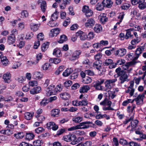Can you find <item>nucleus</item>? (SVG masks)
I'll return each instance as SVG.
<instances>
[{
    "mask_svg": "<svg viewBox=\"0 0 146 146\" xmlns=\"http://www.w3.org/2000/svg\"><path fill=\"white\" fill-rule=\"evenodd\" d=\"M115 72L118 76H120L119 79L121 84L125 82L129 81L127 78L128 76L125 71L121 70L120 67L117 68L115 70Z\"/></svg>",
    "mask_w": 146,
    "mask_h": 146,
    "instance_id": "f257e3e1",
    "label": "nucleus"
},
{
    "mask_svg": "<svg viewBox=\"0 0 146 146\" xmlns=\"http://www.w3.org/2000/svg\"><path fill=\"white\" fill-rule=\"evenodd\" d=\"M103 65L104 66H109L110 69L114 68L116 67V64L113 62V60L110 58H108L105 60L103 63Z\"/></svg>",
    "mask_w": 146,
    "mask_h": 146,
    "instance_id": "f03ea898",
    "label": "nucleus"
},
{
    "mask_svg": "<svg viewBox=\"0 0 146 146\" xmlns=\"http://www.w3.org/2000/svg\"><path fill=\"white\" fill-rule=\"evenodd\" d=\"M104 79L102 78L98 79L93 83V86L97 90H101L102 88L101 85L104 82Z\"/></svg>",
    "mask_w": 146,
    "mask_h": 146,
    "instance_id": "7ed1b4c3",
    "label": "nucleus"
},
{
    "mask_svg": "<svg viewBox=\"0 0 146 146\" xmlns=\"http://www.w3.org/2000/svg\"><path fill=\"white\" fill-rule=\"evenodd\" d=\"M82 51L80 50L75 51L70 57V59L72 60H74L78 59Z\"/></svg>",
    "mask_w": 146,
    "mask_h": 146,
    "instance_id": "20e7f679",
    "label": "nucleus"
},
{
    "mask_svg": "<svg viewBox=\"0 0 146 146\" xmlns=\"http://www.w3.org/2000/svg\"><path fill=\"white\" fill-rule=\"evenodd\" d=\"M95 21L94 19L91 18L89 19L85 23V26L87 27L92 28L95 24Z\"/></svg>",
    "mask_w": 146,
    "mask_h": 146,
    "instance_id": "39448f33",
    "label": "nucleus"
},
{
    "mask_svg": "<svg viewBox=\"0 0 146 146\" xmlns=\"http://www.w3.org/2000/svg\"><path fill=\"white\" fill-rule=\"evenodd\" d=\"M126 52V50L125 48H120L116 50L114 52V54L116 56H124Z\"/></svg>",
    "mask_w": 146,
    "mask_h": 146,
    "instance_id": "423d86ee",
    "label": "nucleus"
},
{
    "mask_svg": "<svg viewBox=\"0 0 146 146\" xmlns=\"http://www.w3.org/2000/svg\"><path fill=\"white\" fill-rule=\"evenodd\" d=\"M90 123H91L90 121H86L81 123L77 125L78 127L80 128L79 129H87L89 127V124Z\"/></svg>",
    "mask_w": 146,
    "mask_h": 146,
    "instance_id": "0eeeda50",
    "label": "nucleus"
},
{
    "mask_svg": "<svg viewBox=\"0 0 146 146\" xmlns=\"http://www.w3.org/2000/svg\"><path fill=\"white\" fill-rule=\"evenodd\" d=\"M75 137V135L73 134H69L64 136L63 140L66 142L72 141L73 140Z\"/></svg>",
    "mask_w": 146,
    "mask_h": 146,
    "instance_id": "6e6552de",
    "label": "nucleus"
},
{
    "mask_svg": "<svg viewBox=\"0 0 146 146\" xmlns=\"http://www.w3.org/2000/svg\"><path fill=\"white\" fill-rule=\"evenodd\" d=\"M139 41L140 40L137 37L136 39L132 40L131 41V43L133 45H129L128 48L129 49L131 50L135 48L136 47V46L135 45L138 43Z\"/></svg>",
    "mask_w": 146,
    "mask_h": 146,
    "instance_id": "1a4fd4ad",
    "label": "nucleus"
},
{
    "mask_svg": "<svg viewBox=\"0 0 146 146\" xmlns=\"http://www.w3.org/2000/svg\"><path fill=\"white\" fill-rule=\"evenodd\" d=\"M41 91V88L40 86H36L31 89L30 92L31 94H35L40 92Z\"/></svg>",
    "mask_w": 146,
    "mask_h": 146,
    "instance_id": "9d476101",
    "label": "nucleus"
},
{
    "mask_svg": "<svg viewBox=\"0 0 146 146\" xmlns=\"http://www.w3.org/2000/svg\"><path fill=\"white\" fill-rule=\"evenodd\" d=\"M11 74L9 73H7L3 75V78L5 83H10L11 81Z\"/></svg>",
    "mask_w": 146,
    "mask_h": 146,
    "instance_id": "9b49d317",
    "label": "nucleus"
},
{
    "mask_svg": "<svg viewBox=\"0 0 146 146\" xmlns=\"http://www.w3.org/2000/svg\"><path fill=\"white\" fill-rule=\"evenodd\" d=\"M104 7L110 8L113 4V2L111 0H104L102 1Z\"/></svg>",
    "mask_w": 146,
    "mask_h": 146,
    "instance_id": "f8f14e48",
    "label": "nucleus"
},
{
    "mask_svg": "<svg viewBox=\"0 0 146 146\" xmlns=\"http://www.w3.org/2000/svg\"><path fill=\"white\" fill-rule=\"evenodd\" d=\"M112 102L110 101L107 98H106L104 100L100 103V105L103 106H111Z\"/></svg>",
    "mask_w": 146,
    "mask_h": 146,
    "instance_id": "ddd939ff",
    "label": "nucleus"
},
{
    "mask_svg": "<svg viewBox=\"0 0 146 146\" xmlns=\"http://www.w3.org/2000/svg\"><path fill=\"white\" fill-rule=\"evenodd\" d=\"M102 62L100 61L99 60L96 61L93 64V66L94 68H95L98 70H100V69L101 67Z\"/></svg>",
    "mask_w": 146,
    "mask_h": 146,
    "instance_id": "4468645a",
    "label": "nucleus"
},
{
    "mask_svg": "<svg viewBox=\"0 0 146 146\" xmlns=\"http://www.w3.org/2000/svg\"><path fill=\"white\" fill-rule=\"evenodd\" d=\"M104 6L103 2L98 3L96 5V8L98 11H100L104 9Z\"/></svg>",
    "mask_w": 146,
    "mask_h": 146,
    "instance_id": "2eb2a0df",
    "label": "nucleus"
},
{
    "mask_svg": "<svg viewBox=\"0 0 146 146\" xmlns=\"http://www.w3.org/2000/svg\"><path fill=\"white\" fill-rule=\"evenodd\" d=\"M90 89V88L88 85L84 86L80 88L79 91L81 93H84L87 92Z\"/></svg>",
    "mask_w": 146,
    "mask_h": 146,
    "instance_id": "dca6fc26",
    "label": "nucleus"
},
{
    "mask_svg": "<svg viewBox=\"0 0 146 146\" xmlns=\"http://www.w3.org/2000/svg\"><path fill=\"white\" fill-rule=\"evenodd\" d=\"M94 31L97 33H100L102 31V28L101 25L96 24L94 27Z\"/></svg>",
    "mask_w": 146,
    "mask_h": 146,
    "instance_id": "f3484780",
    "label": "nucleus"
},
{
    "mask_svg": "<svg viewBox=\"0 0 146 146\" xmlns=\"http://www.w3.org/2000/svg\"><path fill=\"white\" fill-rule=\"evenodd\" d=\"M15 37L14 35H11L9 36L8 38V42L9 44H13L14 43L15 41Z\"/></svg>",
    "mask_w": 146,
    "mask_h": 146,
    "instance_id": "a211bd4d",
    "label": "nucleus"
},
{
    "mask_svg": "<svg viewBox=\"0 0 146 146\" xmlns=\"http://www.w3.org/2000/svg\"><path fill=\"white\" fill-rule=\"evenodd\" d=\"M25 118L27 120H31L34 115V113L27 112L25 113Z\"/></svg>",
    "mask_w": 146,
    "mask_h": 146,
    "instance_id": "6ab92c4d",
    "label": "nucleus"
},
{
    "mask_svg": "<svg viewBox=\"0 0 146 146\" xmlns=\"http://www.w3.org/2000/svg\"><path fill=\"white\" fill-rule=\"evenodd\" d=\"M40 8L41 11L44 13L47 8L46 3L44 1H42L40 4Z\"/></svg>",
    "mask_w": 146,
    "mask_h": 146,
    "instance_id": "aec40b11",
    "label": "nucleus"
},
{
    "mask_svg": "<svg viewBox=\"0 0 146 146\" xmlns=\"http://www.w3.org/2000/svg\"><path fill=\"white\" fill-rule=\"evenodd\" d=\"M145 2V0H140L138 5L139 8L140 9H143L146 7V3Z\"/></svg>",
    "mask_w": 146,
    "mask_h": 146,
    "instance_id": "412c9836",
    "label": "nucleus"
},
{
    "mask_svg": "<svg viewBox=\"0 0 146 146\" xmlns=\"http://www.w3.org/2000/svg\"><path fill=\"white\" fill-rule=\"evenodd\" d=\"M72 71L73 70L71 68H67L63 72L62 75L64 77L70 75Z\"/></svg>",
    "mask_w": 146,
    "mask_h": 146,
    "instance_id": "4be33fe9",
    "label": "nucleus"
},
{
    "mask_svg": "<svg viewBox=\"0 0 146 146\" xmlns=\"http://www.w3.org/2000/svg\"><path fill=\"white\" fill-rule=\"evenodd\" d=\"M59 29L58 28L52 29L50 31L51 36H57L59 34Z\"/></svg>",
    "mask_w": 146,
    "mask_h": 146,
    "instance_id": "5701e85b",
    "label": "nucleus"
},
{
    "mask_svg": "<svg viewBox=\"0 0 146 146\" xmlns=\"http://www.w3.org/2000/svg\"><path fill=\"white\" fill-rule=\"evenodd\" d=\"M67 40L66 36L64 35H63L60 36V40L58 41V42L60 43H62L67 41Z\"/></svg>",
    "mask_w": 146,
    "mask_h": 146,
    "instance_id": "b1692460",
    "label": "nucleus"
},
{
    "mask_svg": "<svg viewBox=\"0 0 146 146\" xmlns=\"http://www.w3.org/2000/svg\"><path fill=\"white\" fill-rule=\"evenodd\" d=\"M25 135V133L23 132H18L17 134H14V136L17 139L23 138Z\"/></svg>",
    "mask_w": 146,
    "mask_h": 146,
    "instance_id": "393cba45",
    "label": "nucleus"
},
{
    "mask_svg": "<svg viewBox=\"0 0 146 146\" xmlns=\"http://www.w3.org/2000/svg\"><path fill=\"white\" fill-rule=\"evenodd\" d=\"M74 139L73 140V141H71L70 144L74 145L78 143H79L80 141L82 140L81 138L80 137H78V138H76V137L75 135V137L74 138Z\"/></svg>",
    "mask_w": 146,
    "mask_h": 146,
    "instance_id": "a878e982",
    "label": "nucleus"
},
{
    "mask_svg": "<svg viewBox=\"0 0 146 146\" xmlns=\"http://www.w3.org/2000/svg\"><path fill=\"white\" fill-rule=\"evenodd\" d=\"M60 96L61 98L65 100H67L69 97V94L66 92L61 93Z\"/></svg>",
    "mask_w": 146,
    "mask_h": 146,
    "instance_id": "bb28decb",
    "label": "nucleus"
},
{
    "mask_svg": "<svg viewBox=\"0 0 146 146\" xmlns=\"http://www.w3.org/2000/svg\"><path fill=\"white\" fill-rule=\"evenodd\" d=\"M53 54L57 57H59L61 55V52L58 48H56L54 50Z\"/></svg>",
    "mask_w": 146,
    "mask_h": 146,
    "instance_id": "cd10ccee",
    "label": "nucleus"
},
{
    "mask_svg": "<svg viewBox=\"0 0 146 146\" xmlns=\"http://www.w3.org/2000/svg\"><path fill=\"white\" fill-rule=\"evenodd\" d=\"M49 43L47 42L43 44L41 46V50L43 52H44L48 48L49 46Z\"/></svg>",
    "mask_w": 146,
    "mask_h": 146,
    "instance_id": "c85d7f7f",
    "label": "nucleus"
},
{
    "mask_svg": "<svg viewBox=\"0 0 146 146\" xmlns=\"http://www.w3.org/2000/svg\"><path fill=\"white\" fill-rule=\"evenodd\" d=\"M143 98H142V97H141V95L139 94L137 98L133 99L132 100L131 102L133 103L134 101H135L137 102V104H139V100L141 99L142 101H143Z\"/></svg>",
    "mask_w": 146,
    "mask_h": 146,
    "instance_id": "c756f323",
    "label": "nucleus"
},
{
    "mask_svg": "<svg viewBox=\"0 0 146 146\" xmlns=\"http://www.w3.org/2000/svg\"><path fill=\"white\" fill-rule=\"evenodd\" d=\"M82 117L80 116L75 117L73 118L72 120L75 123H79L82 120Z\"/></svg>",
    "mask_w": 146,
    "mask_h": 146,
    "instance_id": "7c9ffc66",
    "label": "nucleus"
},
{
    "mask_svg": "<svg viewBox=\"0 0 146 146\" xmlns=\"http://www.w3.org/2000/svg\"><path fill=\"white\" fill-rule=\"evenodd\" d=\"M34 137V135L32 133H27L26 135V139L30 140L33 139Z\"/></svg>",
    "mask_w": 146,
    "mask_h": 146,
    "instance_id": "2f4dec72",
    "label": "nucleus"
},
{
    "mask_svg": "<svg viewBox=\"0 0 146 146\" xmlns=\"http://www.w3.org/2000/svg\"><path fill=\"white\" fill-rule=\"evenodd\" d=\"M104 84H105V87L106 88L105 91H107L108 89L110 90L112 88V86L111 85L107 80L104 82Z\"/></svg>",
    "mask_w": 146,
    "mask_h": 146,
    "instance_id": "473e14b6",
    "label": "nucleus"
},
{
    "mask_svg": "<svg viewBox=\"0 0 146 146\" xmlns=\"http://www.w3.org/2000/svg\"><path fill=\"white\" fill-rule=\"evenodd\" d=\"M60 110L58 109H55L51 111V115L54 117H56L60 112Z\"/></svg>",
    "mask_w": 146,
    "mask_h": 146,
    "instance_id": "72a5a7b5",
    "label": "nucleus"
},
{
    "mask_svg": "<svg viewBox=\"0 0 146 146\" xmlns=\"http://www.w3.org/2000/svg\"><path fill=\"white\" fill-rule=\"evenodd\" d=\"M125 14L123 13H120L118 17V18L120 20L119 21V22H117L116 24L119 25L122 22V20L124 17Z\"/></svg>",
    "mask_w": 146,
    "mask_h": 146,
    "instance_id": "f704fd0d",
    "label": "nucleus"
},
{
    "mask_svg": "<svg viewBox=\"0 0 146 146\" xmlns=\"http://www.w3.org/2000/svg\"><path fill=\"white\" fill-rule=\"evenodd\" d=\"M66 129L64 128H62L59 129L57 131L56 134L55 135L56 137L58 136L63 134L65 131Z\"/></svg>",
    "mask_w": 146,
    "mask_h": 146,
    "instance_id": "c9c22d12",
    "label": "nucleus"
},
{
    "mask_svg": "<svg viewBox=\"0 0 146 146\" xmlns=\"http://www.w3.org/2000/svg\"><path fill=\"white\" fill-rule=\"evenodd\" d=\"M143 51L141 48L139 47L137 48L135 51V55H137L139 56L140 54L142 53V51Z\"/></svg>",
    "mask_w": 146,
    "mask_h": 146,
    "instance_id": "e433bc0d",
    "label": "nucleus"
},
{
    "mask_svg": "<svg viewBox=\"0 0 146 146\" xmlns=\"http://www.w3.org/2000/svg\"><path fill=\"white\" fill-rule=\"evenodd\" d=\"M58 12L56 11L52 15L51 19L52 21H54L58 19Z\"/></svg>",
    "mask_w": 146,
    "mask_h": 146,
    "instance_id": "4c0bfd02",
    "label": "nucleus"
},
{
    "mask_svg": "<svg viewBox=\"0 0 146 146\" xmlns=\"http://www.w3.org/2000/svg\"><path fill=\"white\" fill-rule=\"evenodd\" d=\"M92 81L91 78L89 77H85L83 80V82L85 84H88L91 82Z\"/></svg>",
    "mask_w": 146,
    "mask_h": 146,
    "instance_id": "58836bf2",
    "label": "nucleus"
},
{
    "mask_svg": "<svg viewBox=\"0 0 146 146\" xmlns=\"http://www.w3.org/2000/svg\"><path fill=\"white\" fill-rule=\"evenodd\" d=\"M136 63V62L135 61L132 60V61L127 63L125 65V66L128 69L130 66L134 65Z\"/></svg>",
    "mask_w": 146,
    "mask_h": 146,
    "instance_id": "ea45409f",
    "label": "nucleus"
},
{
    "mask_svg": "<svg viewBox=\"0 0 146 146\" xmlns=\"http://www.w3.org/2000/svg\"><path fill=\"white\" fill-rule=\"evenodd\" d=\"M88 104V101L86 100H83L78 102V105L80 106H86Z\"/></svg>",
    "mask_w": 146,
    "mask_h": 146,
    "instance_id": "a19ab883",
    "label": "nucleus"
},
{
    "mask_svg": "<svg viewBox=\"0 0 146 146\" xmlns=\"http://www.w3.org/2000/svg\"><path fill=\"white\" fill-rule=\"evenodd\" d=\"M31 29L34 31H36L38 29V25L35 24L33 23H31Z\"/></svg>",
    "mask_w": 146,
    "mask_h": 146,
    "instance_id": "79ce46f5",
    "label": "nucleus"
},
{
    "mask_svg": "<svg viewBox=\"0 0 146 146\" xmlns=\"http://www.w3.org/2000/svg\"><path fill=\"white\" fill-rule=\"evenodd\" d=\"M44 130V128L42 127H38L35 129V132L38 134L42 133Z\"/></svg>",
    "mask_w": 146,
    "mask_h": 146,
    "instance_id": "37998d69",
    "label": "nucleus"
},
{
    "mask_svg": "<svg viewBox=\"0 0 146 146\" xmlns=\"http://www.w3.org/2000/svg\"><path fill=\"white\" fill-rule=\"evenodd\" d=\"M130 5L127 3H124L122 4L121 7L122 9L124 10L128 9L130 7Z\"/></svg>",
    "mask_w": 146,
    "mask_h": 146,
    "instance_id": "c03bdc74",
    "label": "nucleus"
},
{
    "mask_svg": "<svg viewBox=\"0 0 146 146\" xmlns=\"http://www.w3.org/2000/svg\"><path fill=\"white\" fill-rule=\"evenodd\" d=\"M21 17L23 18H26L28 16V13L27 11L26 10H23L21 12Z\"/></svg>",
    "mask_w": 146,
    "mask_h": 146,
    "instance_id": "a18cd8bd",
    "label": "nucleus"
},
{
    "mask_svg": "<svg viewBox=\"0 0 146 146\" xmlns=\"http://www.w3.org/2000/svg\"><path fill=\"white\" fill-rule=\"evenodd\" d=\"M119 142L120 144L122 145H128V143L127 141L123 139H120Z\"/></svg>",
    "mask_w": 146,
    "mask_h": 146,
    "instance_id": "49530a36",
    "label": "nucleus"
},
{
    "mask_svg": "<svg viewBox=\"0 0 146 146\" xmlns=\"http://www.w3.org/2000/svg\"><path fill=\"white\" fill-rule=\"evenodd\" d=\"M33 36V34L32 32H29L26 34L25 38L27 40L30 39Z\"/></svg>",
    "mask_w": 146,
    "mask_h": 146,
    "instance_id": "de8ad7c7",
    "label": "nucleus"
},
{
    "mask_svg": "<svg viewBox=\"0 0 146 146\" xmlns=\"http://www.w3.org/2000/svg\"><path fill=\"white\" fill-rule=\"evenodd\" d=\"M48 99H44L40 102V104L41 106H44L49 103Z\"/></svg>",
    "mask_w": 146,
    "mask_h": 146,
    "instance_id": "09e8293b",
    "label": "nucleus"
},
{
    "mask_svg": "<svg viewBox=\"0 0 146 146\" xmlns=\"http://www.w3.org/2000/svg\"><path fill=\"white\" fill-rule=\"evenodd\" d=\"M131 32L129 31H127L125 35V38L126 39H128L129 37L132 38L133 35H131Z\"/></svg>",
    "mask_w": 146,
    "mask_h": 146,
    "instance_id": "8fccbe9b",
    "label": "nucleus"
},
{
    "mask_svg": "<svg viewBox=\"0 0 146 146\" xmlns=\"http://www.w3.org/2000/svg\"><path fill=\"white\" fill-rule=\"evenodd\" d=\"M34 146H40L41 145L42 142L40 140H37L33 142Z\"/></svg>",
    "mask_w": 146,
    "mask_h": 146,
    "instance_id": "3c124183",
    "label": "nucleus"
},
{
    "mask_svg": "<svg viewBox=\"0 0 146 146\" xmlns=\"http://www.w3.org/2000/svg\"><path fill=\"white\" fill-rule=\"evenodd\" d=\"M72 84V82L70 80L68 81L64 82V86L67 88L70 86Z\"/></svg>",
    "mask_w": 146,
    "mask_h": 146,
    "instance_id": "603ef678",
    "label": "nucleus"
},
{
    "mask_svg": "<svg viewBox=\"0 0 146 146\" xmlns=\"http://www.w3.org/2000/svg\"><path fill=\"white\" fill-rule=\"evenodd\" d=\"M86 74L88 75L89 76H93L94 75V72L91 70H86L85 71Z\"/></svg>",
    "mask_w": 146,
    "mask_h": 146,
    "instance_id": "864d4df0",
    "label": "nucleus"
},
{
    "mask_svg": "<svg viewBox=\"0 0 146 146\" xmlns=\"http://www.w3.org/2000/svg\"><path fill=\"white\" fill-rule=\"evenodd\" d=\"M138 121L137 120H135L131 122L132 127H135L137 125Z\"/></svg>",
    "mask_w": 146,
    "mask_h": 146,
    "instance_id": "5fc2aeb1",
    "label": "nucleus"
},
{
    "mask_svg": "<svg viewBox=\"0 0 146 146\" xmlns=\"http://www.w3.org/2000/svg\"><path fill=\"white\" fill-rule=\"evenodd\" d=\"M37 38L38 40H42L44 38V35L42 33H40L37 36Z\"/></svg>",
    "mask_w": 146,
    "mask_h": 146,
    "instance_id": "6e6d98bb",
    "label": "nucleus"
},
{
    "mask_svg": "<svg viewBox=\"0 0 146 146\" xmlns=\"http://www.w3.org/2000/svg\"><path fill=\"white\" fill-rule=\"evenodd\" d=\"M99 43L100 44V47H101L102 45H107L108 44V42L107 40H102Z\"/></svg>",
    "mask_w": 146,
    "mask_h": 146,
    "instance_id": "4d7b16f0",
    "label": "nucleus"
},
{
    "mask_svg": "<svg viewBox=\"0 0 146 146\" xmlns=\"http://www.w3.org/2000/svg\"><path fill=\"white\" fill-rule=\"evenodd\" d=\"M50 66V64L48 63H46L44 64L42 66V68L43 70H47Z\"/></svg>",
    "mask_w": 146,
    "mask_h": 146,
    "instance_id": "13d9d810",
    "label": "nucleus"
},
{
    "mask_svg": "<svg viewBox=\"0 0 146 146\" xmlns=\"http://www.w3.org/2000/svg\"><path fill=\"white\" fill-rule=\"evenodd\" d=\"M107 17H103L100 18V20L102 23H104L108 20Z\"/></svg>",
    "mask_w": 146,
    "mask_h": 146,
    "instance_id": "bf43d9fd",
    "label": "nucleus"
},
{
    "mask_svg": "<svg viewBox=\"0 0 146 146\" xmlns=\"http://www.w3.org/2000/svg\"><path fill=\"white\" fill-rule=\"evenodd\" d=\"M36 117L37 118L38 121L40 122H42V121L44 120L45 119V117L43 115H37Z\"/></svg>",
    "mask_w": 146,
    "mask_h": 146,
    "instance_id": "052dcab7",
    "label": "nucleus"
},
{
    "mask_svg": "<svg viewBox=\"0 0 146 146\" xmlns=\"http://www.w3.org/2000/svg\"><path fill=\"white\" fill-rule=\"evenodd\" d=\"M87 38V35L84 33L82 34L80 38V39L82 40H84Z\"/></svg>",
    "mask_w": 146,
    "mask_h": 146,
    "instance_id": "680f3d73",
    "label": "nucleus"
},
{
    "mask_svg": "<svg viewBox=\"0 0 146 146\" xmlns=\"http://www.w3.org/2000/svg\"><path fill=\"white\" fill-rule=\"evenodd\" d=\"M80 86V85L78 83H76L73 84L71 87V88L73 90H75L79 88Z\"/></svg>",
    "mask_w": 146,
    "mask_h": 146,
    "instance_id": "e2e57ef3",
    "label": "nucleus"
},
{
    "mask_svg": "<svg viewBox=\"0 0 146 146\" xmlns=\"http://www.w3.org/2000/svg\"><path fill=\"white\" fill-rule=\"evenodd\" d=\"M29 84L30 86H37V85L38 83L36 81L34 80L29 82Z\"/></svg>",
    "mask_w": 146,
    "mask_h": 146,
    "instance_id": "0e129e2a",
    "label": "nucleus"
},
{
    "mask_svg": "<svg viewBox=\"0 0 146 146\" xmlns=\"http://www.w3.org/2000/svg\"><path fill=\"white\" fill-rule=\"evenodd\" d=\"M92 143L90 141H87L83 144H82L80 146H91Z\"/></svg>",
    "mask_w": 146,
    "mask_h": 146,
    "instance_id": "69168bd1",
    "label": "nucleus"
},
{
    "mask_svg": "<svg viewBox=\"0 0 146 146\" xmlns=\"http://www.w3.org/2000/svg\"><path fill=\"white\" fill-rule=\"evenodd\" d=\"M128 145H129L130 146H139L138 143L133 141L130 142L128 143Z\"/></svg>",
    "mask_w": 146,
    "mask_h": 146,
    "instance_id": "338daca9",
    "label": "nucleus"
},
{
    "mask_svg": "<svg viewBox=\"0 0 146 146\" xmlns=\"http://www.w3.org/2000/svg\"><path fill=\"white\" fill-rule=\"evenodd\" d=\"M19 146H33L31 144H29V143H26L25 142H22L20 144Z\"/></svg>",
    "mask_w": 146,
    "mask_h": 146,
    "instance_id": "774afa93",
    "label": "nucleus"
}]
</instances>
